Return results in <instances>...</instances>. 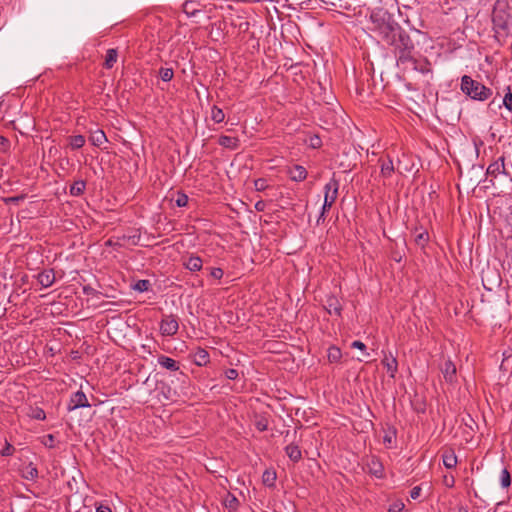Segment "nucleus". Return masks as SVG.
<instances>
[{
	"label": "nucleus",
	"mask_w": 512,
	"mask_h": 512,
	"mask_svg": "<svg viewBox=\"0 0 512 512\" xmlns=\"http://www.w3.org/2000/svg\"><path fill=\"white\" fill-rule=\"evenodd\" d=\"M218 144L224 148L236 150L239 147V139L226 135H221L218 139Z\"/></svg>",
	"instance_id": "obj_21"
},
{
	"label": "nucleus",
	"mask_w": 512,
	"mask_h": 512,
	"mask_svg": "<svg viewBox=\"0 0 512 512\" xmlns=\"http://www.w3.org/2000/svg\"><path fill=\"white\" fill-rule=\"evenodd\" d=\"M268 418L265 415H258L256 414L254 416V426L256 429L260 432L266 431L268 429Z\"/></svg>",
	"instance_id": "obj_30"
},
{
	"label": "nucleus",
	"mask_w": 512,
	"mask_h": 512,
	"mask_svg": "<svg viewBox=\"0 0 512 512\" xmlns=\"http://www.w3.org/2000/svg\"><path fill=\"white\" fill-rule=\"evenodd\" d=\"M23 478L27 479V480H34L38 477V470L36 467H34L32 465V463H30L26 469L23 471Z\"/></svg>",
	"instance_id": "obj_36"
},
{
	"label": "nucleus",
	"mask_w": 512,
	"mask_h": 512,
	"mask_svg": "<svg viewBox=\"0 0 512 512\" xmlns=\"http://www.w3.org/2000/svg\"><path fill=\"white\" fill-rule=\"evenodd\" d=\"M69 144L72 149H80L85 144V137L83 135L71 136Z\"/></svg>",
	"instance_id": "obj_35"
},
{
	"label": "nucleus",
	"mask_w": 512,
	"mask_h": 512,
	"mask_svg": "<svg viewBox=\"0 0 512 512\" xmlns=\"http://www.w3.org/2000/svg\"><path fill=\"white\" fill-rule=\"evenodd\" d=\"M412 233L414 235L415 243L421 248H424L429 241V234L427 230L416 226L413 228Z\"/></svg>",
	"instance_id": "obj_16"
},
{
	"label": "nucleus",
	"mask_w": 512,
	"mask_h": 512,
	"mask_svg": "<svg viewBox=\"0 0 512 512\" xmlns=\"http://www.w3.org/2000/svg\"><path fill=\"white\" fill-rule=\"evenodd\" d=\"M383 441H384V443H386V442L391 443V442H392V436H391V435L386 434V435L383 437Z\"/></svg>",
	"instance_id": "obj_59"
},
{
	"label": "nucleus",
	"mask_w": 512,
	"mask_h": 512,
	"mask_svg": "<svg viewBox=\"0 0 512 512\" xmlns=\"http://www.w3.org/2000/svg\"><path fill=\"white\" fill-rule=\"evenodd\" d=\"M82 291L85 295L88 296H97L99 294V292L90 285H84L82 287Z\"/></svg>",
	"instance_id": "obj_50"
},
{
	"label": "nucleus",
	"mask_w": 512,
	"mask_h": 512,
	"mask_svg": "<svg viewBox=\"0 0 512 512\" xmlns=\"http://www.w3.org/2000/svg\"><path fill=\"white\" fill-rule=\"evenodd\" d=\"M117 57H118L117 49H114V48L108 49L107 53H106V57H105L104 67L106 69H111L114 66V64L116 63Z\"/></svg>",
	"instance_id": "obj_26"
},
{
	"label": "nucleus",
	"mask_w": 512,
	"mask_h": 512,
	"mask_svg": "<svg viewBox=\"0 0 512 512\" xmlns=\"http://www.w3.org/2000/svg\"><path fill=\"white\" fill-rule=\"evenodd\" d=\"M90 403L83 391H77L73 393L70 397V401L68 403V411L72 412L78 408L90 407Z\"/></svg>",
	"instance_id": "obj_8"
},
{
	"label": "nucleus",
	"mask_w": 512,
	"mask_h": 512,
	"mask_svg": "<svg viewBox=\"0 0 512 512\" xmlns=\"http://www.w3.org/2000/svg\"><path fill=\"white\" fill-rule=\"evenodd\" d=\"M29 416L35 420H44L46 418L45 411L39 407L31 408Z\"/></svg>",
	"instance_id": "obj_38"
},
{
	"label": "nucleus",
	"mask_w": 512,
	"mask_h": 512,
	"mask_svg": "<svg viewBox=\"0 0 512 512\" xmlns=\"http://www.w3.org/2000/svg\"><path fill=\"white\" fill-rule=\"evenodd\" d=\"M224 505L230 512H234L239 507V500L235 495L228 493L224 500Z\"/></svg>",
	"instance_id": "obj_31"
},
{
	"label": "nucleus",
	"mask_w": 512,
	"mask_h": 512,
	"mask_svg": "<svg viewBox=\"0 0 512 512\" xmlns=\"http://www.w3.org/2000/svg\"><path fill=\"white\" fill-rule=\"evenodd\" d=\"M89 140L94 146H101L105 141H107V137L102 130H96L91 133Z\"/></svg>",
	"instance_id": "obj_25"
},
{
	"label": "nucleus",
	"mask_w": 512,
	"mask_h": 512,
	"mask_svg": "<svg viewBox=\"0 0 512 512\" xmlns=\"http://www.w3.org/2000/svg\"><path fill=\"white\" fill-rule=\"evenodd\" d=\"M369 19L374 25L372 30L380 36L382 41L399 26L393 15L383 7L374 8L370 13Z\"/></svg>",
	"instance_id": "obj_3"
},
{
	"label": "nucleus",
	"mask_w": 512,
	"mask_h": 512,
	"mask_svg": "<svg viewBox=\"0 0 512 512\" xmlns=\"http://www.w3.org/2000/svg\"><path fill=\"white\" fill-rule=\"evenodd\" d=\"M157 361L161 367L168 371L175 372L180 369V363L168 356L159 355Z\"/></svg>",
	"instance_id": "obj_15"
},
{
	"label": "nucleus",
	"mask_w": 512,
	"mask_h": 512,
	"mask_svg": "<svg viewBox=\"0 0 512 512\" xmlns=\"http://www.w3.org/2000/svg\"><path fill=\"white\" fill-rule=\"evenodd\" d=\"M192 361L197 366H206L210 362V356L207 350L197 347L191 353Z\"/></svg>",
	"instance_id": "obj_12"
},
{
	"label": "nucleus",
	"mask_w": 512,
	"mask_h": 512,
	"mask_svg": "<svg viewBox=\"0 0 512 512\" xmlns=\"http://www.w3.org/2000/svg\"><path fill=\"white\" fill-rule=\"evenodd\" d=\"M492 29L498 43H504L511 34L512 9L506 0H497L492 10Z\"/></svg>",
	"instance_id": "obj_2"
},
{
	"label": "nucleus",
	"mask_w": 512,
	"mask_h": 512,
	"mask_svg": "<svg viewBox=\"0 0 512 512\" xmlns=\"http://www.w3.org/2000/svg\"><path fill=\"white\" fill-rule=\"evenodd\" d=\"M265 207H266V203L265 201L263 200H259L255 203V209L258 211V212H262L265 210Z\"/></svg>",
	"instance_id": "obj_54"
},
{
	"label": "nucleus",
	"mask_w": 512,
	"mask_h": 512,
	"mask_svg": "<svg viewBox=\"0 0 512 512\" xmlns=\"http://www.w3.org/2000/svg\"><path fill=\"white\" fill-rule=\"evenodd\" d=\"M379 163L381 167V175L385 178L391 177L392 173L394 172L392 159L389 156H387L386 159L380 158Z\"/></svg>",
	"instance_id": "obj_20"
},
{
	"label": "nucleus",
	"mask_w": 512,
	"mask_h": 512,
	"mask_svg": "<svg viewBox=\"0 0 512 512\" xmlns=\"http://www.w3.org/2000/svg\"><path fill=\"white\" fill-rule=\"evenodd\" d=\"M453 484H454V479L452 478V479H451V483H450V484H449V483H447V486L451 487V486H453Z\"/></svg>",
	"instance_id": "obj_61"
},
{
	"label": "nucleus",
	"mask_w": 512,
	"mask_h": 512,
	"mask_svg": "<svg viewBox=\"0 0 512 512\" xmlns=\"http://www.w3.org/2000/svg\"><path fill=\"white\" fill-rule=\"evenodd\" d=\"M224 275V271L219 268V267H215V268H210V276L214 279H217V280H220Z\"/></svg>",
	"instance_id": "obj_47"
},
{
	"label": "nucleus",
	"mask_w": 512,
	"mask_h": 512,
	"mask_svg": "<svg viewBox=\"0 0 512 512\" xmlns=\"http://www.w3.org/2000/svg\"><path fill=\"white\" fill-rule=\"evenodd\" d=\"M289 178L292 181L301 182L307 177V170L301 165H294L288 170Z\"/></svg>",
	"instance_id": "obj_17"
},
{
	"label": "nucleus",
	"mask_w": 512,
	"mask_h": 512,
	"mask_svg": "<svg viewBox=\"0 0 512 512\" xmlns=\"http://www.w3.org/2000/svg\"><path fill=\"white\" fill-rule=\"evenodd\" d=\"M309 146L311 148L317 149L322 146V140L318 135H313L309 138Z\"/></svg>",
	"instance_id": "obj_45"
},
{
	"label": "nucleus",
	"mask_w": 512,
	"mask_h": 512,
	"mask_svg": "<svg viewBox=\"0 0 512 512\" xmlns=\"http://www.w3.org/2000/svg\"><path fill=\"white\" fill-rule=\"evenodd\" d=\"M458 512H469V510L466 507H460Z\"/></svg>",
	"instance_id": "obj_60"
},
{
	"label": "nucleus",
	"mask_w": 512,
	"mask_h": 512,
	"mask_svg": "<svg viewBox=\"0 0 512 512\" xmlns=\"http://www.w3.org/2000/svg\"><path fill=\"white\" fill-rule=\"evenodd\" d=\"M26 196V194H20L17 196L5 197L3 198V202L5 204H18L20 201H23Z\"/></svg>",
	"instance_id": "obj_40"
},
{
	"label": "nucleus",
	"mask_w": 512,
	"mask_h": 512,
	"mask_svg": "<svg viewBox=\"0 0 512 512\" xmlns=\"http://www.w3.org/2000/svg\"><path fill=\"white\" fill-rule=\"evenodd\" d=\"M184 266L188 270L192 272H196L202 269L203 262L202 259L199 256H190L186 261H184Z\"/></svg>",
	"instance_id": "obj_22"
},
{
	"label": "nucleus",
	"mask_w": 512,
	"mask_h": 512,
	"mask_svg": "<svg viewBox=\"0 0 512 512\" xmlns=\"http://www.w3.org/2000/svg\"><path fill=\"white\" fill-rule=\"evenodd\" d=\"M285 453L288 456V458L294 463H297L302 459V452L297 444L290 443L289 445H287L285 447Z\"/></svg>",
	"instance_id": "obj_19"
},
{
	"label": "nucleus",
	"mask_w": 512,
	"mask_h": 512,
	"mask_svg": "<svg viewBox=\"0 0 512 512\" xmlns=\"http://www.w3.org/2000/svg\"><path fill=\"white\" fill-rule=\"evenodd\" d=\"M408 63L413 65V69L415 71H418L422 74H428L432 72L431 62L426 57L418 59L413 54V61H407V64Z\"/></svg>",
	"instance_id": "obj_11"
},
{
	"label": "nucleus",
	"mask_w": 512,
	"mask_h": 512,
	"mask_svg": "<svg viewBox=\"0 0 512 512\" xmlns=\"http://www.w3.org/2000/svg\"><path fill=\"white\" fill-rule=\"evenodd\" d=\"M339 180L335 178V174L324 187V203L322 209L329 211L338 197Z\"/></svg>",
	"instance_id": "obj_6"
},
{
	"label": "nucleus",
	"mask_w": 512,
	"mask_h": 512,
	"mask_svg": "<svg viewBox=\"0 0 512 512\" xmlns=\"http://www.w3.org/2000/svg\"><path fill=\"white\" fill-rule=\"evenodd\" d=\"M368 472L376 478L384 477V466L378 457L372 456L367 463Z\"/></svg>",
	"instance_id": "obj_10"
},
{
	"label": "nucleus",
	"mask_w": 512,
	"mask_h": 512,
	"mask_svg": "<svg viewBox=\"0 0 512 512\" xmlns=\"http://www.w3.org/2000/svg\"><path fill=\"white\" fill-rule=\"evenodd\" d=\"M342 352L339 347L330 346L328 349L327 358L330 363H338L341 360Z\"/></svg>",
	"instance_id": "obj_29"
},
{
	"label": "nucleus",
	"mask_w": 512,
	"mask_h": 512,
	"mask_svg": "<svg viewBox=\"0 0 512 512\" xmlns=\"http://www.w3.org/2000/svg\"><path fill=\"white\" fill-rule=\"evenodd\" d=\"M159 76L164 82L172 80L174 76L173 69L161 67L159 70Z\"/></svg>",
	"instance_id": "obj_37"
},
{
	"label": "nucleus",
	"mask_w": 512,
	"mask_h": 512,
	"mask_svg": "<svg viewBox=\"0 0 512 512\" xmlns=\"http://www.w3.org/2000/svg\"><path fill=\"white\" fill-rule=\"evenodd\" d=\"M324 309L331 315L341 316L342 305L335 295H327L324 302Z\"/></svg>",
	"instance_id": "obj_9"
},
{
	"label": "nucleus",
	"mask_w": 512,
	"mask_h": 512,
	"mask_svg": "<svg viewBox=\"0 0 512 512\" xmlns=\"http://www.w3.org/2000/svg\"><path fill=\"white\" fill-rule=\"evenodd\" d=\"M501 485L503 488H508L511 485V475L506 468L501 472Z\"/></svg>",
	"instance_id": "obj_39"
},
{
	"label": "nucleus",
	"mask_w": 512,
	"mask_h": 512,
	"mask_svg": "<svg viewBox=\"0 0 512 512\" xmlns=\"http://www.w3.org/2000/svg\"><path fill=\"white\" fill-rule=\"evenodd\" d=\"M159 329L163 336L175 335L179 329L178 318L173 314L164 315L160 322Z\"/></svg>",
	"instance_id": "obj_7"
},
{
	"label": "nucleus",
	"mask_w": 512,
	"mask_h": 512,
	"mask_svg": "<svg viewBox=\"0 0 512 512\" xmlns=\"http://www.w3.org/2000/svg\"><path fill=\"white\" fill-rule=\"evenodd\" d=\"M404 507V503L401 500H397L390 505L388 512H401Z\"/></svg>",
	"instance_id": "obj_46"
},
{
	"label": "nucleus",
	"mask_w": 512,
	"mask_h": 512,
	"mask_svg": "<svg viewBox=\"0 0 512 512\" xmlns=\"http://www.w3.org/2000/svg\"><path fill=\"white\" fill-rule=\"evenodd\" d=\"M391 258L396 262H400L402 259V255L398 251H392Z\"/></svg>",
	"instance_id": "obj_56"
},
{
	"label": "nucleus",
	"mask_w": 512,
	"mask_h": 512,
	"mask_svg": "<svg viewBox=\"0 0 512 512\" xmlns=\"http://www.w3.org/2000/svg\"><path fill=\"white\" fill-rule=\"evenodd\" d=\"M8 147L9 140L4 136H0V151H5Z\"/></svg>",
	"instance_id": "obj_52"
},
{
	"label": "nucleus",
	"mask_w": 512,
	"mask_h": 512,
	"mask_svg": "<svg viewBox=\"0 0 512 512\" xmlns=\"http://www.w3.org/2000/svg\"><path fill=\"white\" fill-rule=\"evenodd\" d=\"M276 479L277 475L274 470L266 469L262 475V482L268 487H274Z\"/></svg>",
	"instance_id": "obj_27"
},
{
	"label": "nucleus",
	"mask_w": 512,
	"mask_h": 512,
	"mask_svg": "<svg viewBox=\"0 0 512 512\" xmlns=\"http://www.w3.org/2000/svg\"><path fill=\"white\" fill-rule=\"evenodd\" d=\"M387 45L393 47V53L398 67H405L407 61H413L415 45L409 34L399 25L384 40Z\"/></svg>",
	"instance_id": "obj_1"
},
{
	"label": "nucleus",
	"mask_w": 512,
	"mask_h": 512,
	"mask_svg": "<svg viewBox=\"0 0 512 512\" xmlns=\"http://www.w3.org/2000/svg\"><path fill=\"white\" fill-rule=\"evenodd\" d=\"M461 91L472 100L477 101H486L493 94L491 88L486 87L468 75H464L461 78Z\"/></svg>",
	"instance_id": "obj_4"
},
{
	"label": "nucleus",
	"mask_w": 512,
	"mask_h": 512,
	"mask_svg": "<svg viewBox=\"0 0 512 512\" xmlns=\"http://www.w3.org/2000/svg\"><path fill=\"white\" fill-rule=\"evenodd\" d=\"M152 284L147 279L138 280L135 284L132 285V289L138 292H147L151 289Z\"/></svg>",
	"instance_id": "obj_32"
},
{
	"label": "nucleus",
	"mask_w": 512,
	"mask_h": 512,
	"mask_svg": "<svg viewBox=\"0 0 512 512\" xmlns=\"http://www.w3.org/2000/svg\"><path fill=\"white\" fill-rule=\"evenodd\" d=\"M442 373H443L444 379L447 382L453 383L455 381V379H456V366H455V364L452 361H450V360L445 361L444 366L442 368Z\"/></svg>",
	"instance_id": "obj_18"
},
{
	"label": "nucleus",
	"mask_w": 512,
	"mask_h": 512,
	"mask_svg": "<svg viewBox=\"0 0 512 512\" xmlns=\"http://www.w3.org/2000/svg\"><path fill=\"white\" fill-rule=\"evenodd\" d=\"M507 90L508 91L503 98V105L506 109L512 112V91L510 87H508Z\"/></svg>",
	"instance_id": "obj_43"
},
{
	"label": "nucleus",
	"mask_w": 512,
	"mask_h": 512,
	"mask_svg": "<svg viewBox=\"0 0 512 512\" xmlns=\"http://www.w3.org/2000/svg\"><path fill=\"white\" fill-rule=\"evenodd\" d=\"M54 442H55V437L53 434H48V435L44 436L43 441H42V443L48 448H53Z\"/></svg>",
	"instance_id": "obj_48"
},
{
	"label": "nucleus",
	"mask_w": 512,
	"mask_h": 512,
	"mask_svg": "<svg viewBox=\"0 0 512 512\" xmlns=\"http://www.w3.org/2000/svg\"><path fill=\"white\" fill-rule=\"evenodd\" d=\"M420 492H421V487L420 486H415L414 488H412V490L410 491V497L415 500L417 499L419 496H420Z\"/></svg>",
	"instance_id": "obj_53"
},
{
	"label": "nucleus",
	"mask_w": 512,
	"mask_h": 512,
	"mask_svg": "<svg viewBox=\"0 0 512 512\" xmlns=\"http://www.w3.org/2000/svg\"><path fill=\"white\" fill-rule=\"evenodd\" d=\"M86 182L84 180H77L70 186V194L72 196H80L84 193Z\"/></svg>",
	"instance_id": "obj_28"
},
{
	"label": "nucleus",
	"mask_w": 512,
	"mask_h": 512,
	"mask_svg": "<svg viewBox=\"0 0 512 512\" xmlns=\"http://www.w3.org/2000/svg\"><path fill=\"white\" fill-rule=\"evenodd\" d=\"M321 1L326 5H331L334 7H341V5H339V2L341 0H321Z\"/></svg>",
	"instance_id": "obj_55"
},
{
	"label": "nucleus",
	"mask_w": 512,
	"mask_h": 512,
	"mask_svg": "<svg viewBox=\"0 0 512 512\" xmlns=\"http://www.w3.org/2000/svg\"><path fill=\"white\" fill-rule=\"evenodd\" d=\"M196 0H186L183 4V11L188 16H195L199 10L195 7Z\"/></svg>",
	"instance_id": "obj_34"
},
{
	"label": "nucleus",
	"mask_w": 512,
	"mask_h": 512,
	"mask_svg": "<svg viewBox=\"0 0 512 512\" xmlns=\"http://www.w3.org/2000/svg\"><path fill=\"white\" fill-rule=\"evenodd\" d=\"M381 363L386 368L387 372L389 373V376L391 378H395V375L398 371V362L396 357L393 356L391 353H389V356L385 354Z\"/></svg>",
	"instance_id": "obj_14"
},
{
	"label": "nucleus",
	"mask_w": 512,
	"mask_h": 512,
	"mask_svg": "<svg viewBox=\"0 0 512 512\" xmlns=\"http://www.w3.org/2000/svg\"><path fill=\"white\" fill-rule=\"evenodd\" d=\"M351 348H355V349H359L361 351H365L366 350V345L360 341V340H355L351 343Z\"/></svg>",
	"instance_id": "obj_51"
},
{
	"label": "nucleus",
	"mask_w": 512,
	"mask_h": 512,
	"mask_svg": "<svg viewBox=\"0 0 512 512\" xmlns=\"http://www.w3.org/2000/svg\"><path fill=\"white\" fill-rule=\"evenodd\" d=\"M442 459L447 469H452L457 465V457L453 450L445 451L442 455Z\"/></svg>",
	"instance_id": "obj_24"
},
{
	"label": "nucleus",
	"mask_w": 512,
	"mask_h": 512,
	"mask_svg": "<svg viewBox=\"0 0 512 512\" xmlns=\"http://www.w3.org/2000/svg\"><path fill=\"white\" fill-rule=\"evenodd\" d=\"M15 452V448L7 440L5 441L4 448L0 451V455L3 457L12 456Z\"/></svg>",
	"instance_id": "obj_42"
},
{
	"label": "nucleus",
	"mask_w": 512,
	"mask_h": 512,
	"mask_svg": "<svg viewBox=\"0 0 512 512\" xmlns=\"http://www.w3.org/2000/svg\"><path fill=\"white\" fill-rule=\"evenodd\" d=\"M326 212L327 211H324L323 209H321V212H320V215L317 219V225H319L321 222H324L325 221V218H326Z\"/></svg>",
	"instance_id": "obj_57"
},
{
	"label": "nucleus",
	"mask_w": 512,
	"mask_h": 512,
	"mask_svg": "<svg viewBox=\"0 0 512 512\" xmlns=\"http://www.w3.org/2000/svg\"><path fill=\"white\" fill-rule=\"evenodd\" d=\"M188 200H189L188 196L185 193L179 191L177 193V198L175 200V203L178 207H185L188 204Z\"/></svg>",
	"instance_id": "obj_41"
},
{
	"label": "nucleus",
	"mask_w": 512,
	"mask_h": 512,
	"mask_svg": "<svg viewBox=\"0 0 512 512\" xmlns=\"http://www.w3.org/2000/svg\"><path fill=\"white\" fill-rule=\"evenodd\" d=\"M489 276H491V284L492 285H500L501 283V278H500V274L496 271V270H489L487 272H483L482 274V282L484 284V287L488 290H491L492 288L490 287H487L486 284H485V280L489 281Z\"/></svg>",
	"instance_id": "obj_23"
},
{
	"label": "nucleus",
	"mask_w": 512,
	"mask_h": 512,
	"mask_svg": "<svg viewBox=\"0 0 512 512\" xmlns=\"http://www.w3.org/2000/svg\"><path fill=\"white\" fill-rule=\"evenodd\" d=\"M504 161L505 157L501 156L487 168L486 175L491 177L490 182L493 186L510 183L512 181L510 172L507 171Z\"/></svg>",
	"instance_id": "obj_5"
},
{
	"label": "nucleus",
	"mask_w": 512,
	"mask_h": 512,
	"mask_svg": "<svg viewBox=\"0 0 512 512\" xmlns=\"http://www.w3.org/2000/svg\"><path fill=\"white\" fill-rule=\"evenodd\" d=\"M96 512H112L109 506L100 505L97 507Z\"/></svg>",
	"instance_id": "obj_58"
},
{
	"label": "nucleus",
	"mask_w": 512,
	"mask_h": 512,
	"mask_svg": "<svg viewBox=\"0 0 512 512\" xmlns=\"http://www.w3.org/2000/svg\"><path fill=\"white\" fill-rule=\"evenodd\" d=\"M37 281L43 288L50 287L55 282V273L53 269H45L36 276Z\"/></svg>",
	"instance_id": "obj_13"
},
{
	"label": "nucleus",
	"mask_w": 512,
	"mask_h": 512,
	"mask_svg": "<svg viewBox=\"0 0 512 512\" xmlns=\"http://www.w3.org/2000/svg\"><path fill=\"white\" fill-rule=\"evenodd\" d=\"M254 187L256 191H264L267 187V180L264 178H258L254 181Z\"/></svg>",
	"instance_id": "obj_44"
},
{
	"label": "nucleus",
	"mask_w": 512,
	"mask_h": 512,
	"mask_svg": "<svg viewBox=\"0 0 512 512\" xmlns=\"http://www.w3.org/2000/svg\"><path fill=\"white\" fill-rule=\"evenodd\" d=\"M224 374H225V377L229 380H235L239 376L238 371L233 368H229V369L225 370Z\"/></svg>",
	"instance_id": "obj_49"
},
{
	"label": "nucleus",
	"mask_w": 512,
	"mask_h": 512,
	"mask_svg": "<svg viewBox=\"0 0 512 512\" xmlns=\"http://www.w3.org/2000/svg\"><path fill=\"white\" fill-rule=\"evenodd\" d=\"M211 119L215 123H222L225 119V114L223 110L220 107L213 105L211 109Z\"/></svg>",
	"instance_id": "obj_33"
}]
</instances>
